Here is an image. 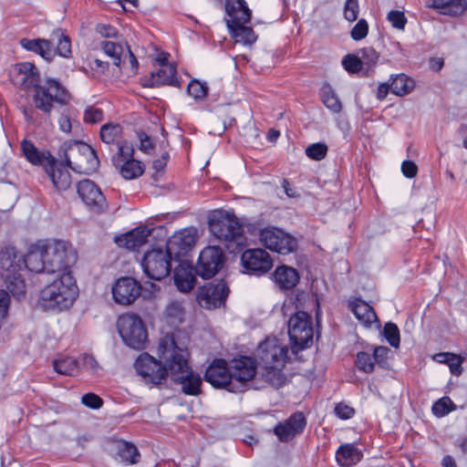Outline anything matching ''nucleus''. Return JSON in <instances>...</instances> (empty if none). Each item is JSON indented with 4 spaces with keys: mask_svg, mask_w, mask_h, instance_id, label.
Here are the masks:
<instances>
[{
    "mask_svg": "<svg viewBox=\"0 0 467 467\" xmlns=\"http://www.w3.org/2000/svg\"><path fill=\"white\" fill-rule=\"evenodd\" d=\"M383 335L386 340L393 348H399L400 343V330L396 324L389 322L385 325Z\"/></svg>",
    "mask_w": 467,
    "mask_h": 467,
    "instance_id": "nucleus-44",
    "label": "nucleus"
},
{
    "mask_svg": "<svg viewBox=\"0 0 467 467\" xmlns=\"http://www.w3.org/2000/svg\"><path fill=\"white\" fill-rule=\"evenodd\" d=\"M176 83V68L171 64H163L156 72L150 73V87L174 85Z\"/></svg>",
    "mask_w": 467,
    "mask_h": 467,
    "instance_id": "nucleus-30",
    "label": "nucleus"
},
{
    "mask_svg": "<svg viewBox=\"0 0 467 467\" xmlns=\"http://www.w3.org/2000/svg\"><path fill=\"white\" fill-rule=\"evenodd\" d=\"M78 253L73 245L67 242L60 241V265L64 269H69L77 263Z\"/></svg>",
    "mask_w": 467,
    "mask_h": 467,
    "instance_id": "nucleus-39",
    "label": "nucleus"
},
{
    "mask_svg": "<svg viewBox=\"0 0 467 467\" xmlns=\"http://www.w3.org/2000/svg\"><path fill=\"white\" fill-rule=\"evenodd\" d=\"M276 285L284 290H288L296 285L299 281L297 271L290 266H278L273 275Z\"/></svg>",
    "mask_w": 467,
    "mask_h": 467,
    "instance_id": "nucleus-26",
    "label": "nucleus"
},
{
    "mask_svg": "<svg viewBox=\"0 0 467 467\" xmlns=\"http://www.w3.org/2000/svg\"><path fill=\"white\" fill-rule=\"evenodd\" d=\"M21 150L25 158L34 165L44 167L46 173L50 178L52 183L57 186L56 179L57 160L48 150H39L35 144L24 140L21 142Z\"/></svg>",
    "mask_w": 467,
    "mask_h": 467,
    "instance_id": "nucleus-10",
    "label": "nucleus"
},
{
    "mask_svg": "<svg viewBox=\"0 0 467 467\" xmlns=\"http://www.w3.org/2000/svg\"><path fill=\"white\" fill-rule=\"evenodd\" d=\"M67 164L79 173H92L99 166L95 150L80 140H65L62 144Z\"/></svg>",
    "mask_w": 467,
    "mask_h": 467,
    "instance_id": "nucleus-4",
    "label": "nucleus"
},
{
    "mask_svg": "<svg viewBox=\"0 0 467 467\" xmlns=\"http://www.w3.org/2000/svg\"><path fill=\"white\" fill-rule=\"evenodd\" d=\"M306 426V419L302 412H296L290 416L284 423L275 428V433L281 441H288L300 434Z\"/></svg>",
    "mask_w": 467,
    "mask_h": 467,
    "instance_id": "nucleus-19",
    "label": "nucleus"
},
{
    "mask_svg": "<svg viewBox=\"0 0 467 467\" xmlns=\"http://www.w3.org/2000/svg\"><path fill=\"white\" fill-rule=\"evenodd\" d=\"M82 368L88 370L90 374H97L100 369V366L96 358L91 355H84L81 358Z\"/></svg>",
    "mask_w": 467,
    "mask_h": 467,
    "instance_id": "nucleus-57",
    "label": "nucleus"
},
{
    "mask_svg": "<svg viewBox=\"0 0 467 467\" xmlns=\"http://www.w3.org/2000/svg\"><path fill=\"white\" fill-rule=\"evenodd\" d=\"M425 5L441 15L456 17L467 10V0H428Z\"/></svg>",
    "mask_w": 467,
    "mask_h": 467,
    "instance_id": "nucleus-22",
    "label": "nucleus"
},
{
    "mask_svg": "<svg viewBox=\"0 0 467 467\" xmlns=\"http://www.w3.org/2000/svg\"><path fill=\"white\" fill-rule=\"evenodd\" d=\"M48 245L47 241H39L32 244L27 254L23 256V270L30 272L41 273L51 272L55 273L53 267L48 265Z\"/></svg>",
    "mask_w": 467,
    "mask_h": 467,
    "instance_id": "nucleus-13",
    "label": "nucleus"
},
{
    "mask_svg": "<svg viewBox=\"0 0 467 467\" xmlns=\"http://www.w3.org/2000/svg\"><path fill=\"white\" fill-rule=\"evenodd\" d=\"M359 53L361 55L360 58L362 61V66L365 69V74L368 75L378 63L379 54L370 47L362 48Z\"/></svg>",
    "mask_w": 467,
    "mask_h": 467,
    "instance_id": "nucleus-42",
    "label": "nucleus"
},
{
    "mask_svg": "<svg viewBox=\"0 0 467 467\" xmlns=\"http://www.w3.org/2000/svg\"><path fill=\"white\" fill-rule=\"evenodd\" d=\"M228 296V287L223 281L209 283L198 291L197 300L199 305L207 309L221 306Z\"/></svg>",
    "mask_w": 467,
    "mask_h": 467,
    "instance_id": "nucleus-14",
    "label": "nucleus"
},
{
    "mask_svg": "<svg viewBox=\"0 0 467 467\" xmlns=\"http://www.w3.org/2000/svg\"><path fill=\"white\" fill-rule=\"evenodd\" d=\"M433 359L439 363L447 364L451 374L460 376L462 373V364L464 358L451 352H441L433 356Z\"/></svg>",
    "mask_w": 467,
    "mask_h": 467,
    "instance_id": "nucleus-35",
    "label": "nucleus"
},
{
    "mask_svg": "<svg viewBox=\"0 0 467 467\" xmlns=\"http://www.w3.org/2000/svg\"><path fill=\"white\" fill-rule=\"evenodd\" d=\"M78 193L90 208L101 210L105 205V197L100 189L90 180H83L78 183Z\"/></svg>",
    "mask_w": 467,
    "mask_h": 467,
    "instance_id": "nucleus-18",
    "label": "nucleus"
},
{
    "mask_svg": "<svg viewBox=\"0 0 467 467\" xmlns=\"http://www.w3.org/2000/svg\"><path fill=\"white\" fill-rule=\"evenodd\" d=\"M139 139L140 150L147 153L150 152V150L152 149V143L150 137L147 134L140 132L139 133Z\"/></svg>",
    "mask_w": 467,
    "mask_h": 467,
    "instance_id": "nucleus-64",
    "label": "nucleus"
},
{
    "mask_svg": "<svg viewBox=\"0 0 467 467\" xmlns=\"http://www.w3.org/2000/svg\"><path fill=\"white\" fill-rule=\"evenodd\" d=\"M115 450L118 458L127 464H135L140 460L139 451L132 443L119 441L115 443Z\"/></svg>",
    "mask_w": 467,
    "mask_h": 467,
    "instance_id": "nucleus-32",
    "label": "nucleus"
},
{
    "mask_svg": "<svg viewBox=\"0 0 467 467\" xmlns=\"http://www.w3.org/2000/svg\"><path fill=\"white\" fill-rule=\"evenodd\" d=\"M288 334L294 345L306 348L313 339V327L310 316L304 311L296 312L288 321Z\"/></svg>",
    "mask_w": 467,
    "mask_h": 467,
    "instance_id": "nucleus-9",
    "label": "nucleus"
},
{
    "mask_svg": "<svg viewBox=\"0 0 467 467\" xmlns=\"http://www.w3.org/2000/svg\"><path fill=\"white\" fill-rule=\"evenodd\" d=\"M140 290V285L135 279L121 277L112 286V295L116 303L128 306L138 298Z\"/></svg>",
    "mask_w": 467,
    "mask_h": 467,
    "instance_id": "nucleus-17",
    "label": "nucleus"
},
{
    "mask_svg": "<svg viewBox=\"0 0 467 467\" xmlns=\"http://www.w3.org/2000/svg\"><path fill=\"white\" fill-rule=\"evenodd\" d=\"M344 68L351 74H356L364 69L360 57L356 55H347L342 59Z\"/></svg>",
    "mask_w": 467,
    "mask_h": 467,
    "instance_id": "nucleus-46",
    "label": "nucleus"
},
{
    "mask_svg": "<svg viewBox=\"0 0 467 467\" xmlns=\"http://www.w3.org/2000/svg\"><path fill=\"white\" fill-rule=\"evenodd\" d=\"M118 332L128 347L142 349L146 347L148 333L140 317L132 313L123 314L117 320Z\"/></svg>",
    "mask_w": 467,
    "mask_h": 467,
    "instance_id": "nucleus-6",
    "label": "nucleus"
},
{
    "mask_svg": "<svg viewBox=\"0 0 467 467\" xmlns=\"http://www.w3.org/2000/svg\"><path fill=\"white\" fill-rule=\"evenodd\" d=\"M327 152V147L324 143H314L306 149V154L308 158L316 161L324 159Z\"/></svg>",
    "mask_w": 467,
    "mask_h": 467,
    "instance_id": "nucleus-48",
    "label": "nucleus"
},
{
    "mask_svg": "<svg viewBox=\"0 0 467 467\" xmlns=\"http://www.w3.org/2000/svg\"><path fill=\"white\" fill-rule=\"evenodd\" d=\"M58 306V286L55 284L41 291L38 306L44 311L56 310Z\"/></svg>",
    "mask_w": 467,
    "mask_h": 467,
    "instance_id": "nucleus-33",
    "label": "nucleus"
},
{
    "mask_svg": "<svg viewBox=\"0 0 467 467\" xmlns=\"http://www.w3.org/2000/svg\"><path fill=\"white\" fill-rule=\"evenodd\" d=\"M71 41L68 36L60 34V57L68 58L71 55Z\"/></svg>",
    "mask_w": 467,
    "mask_h": 467,
    "instance_id": "nucleus-60",
    "label": "nucleus"
},
{
    "mask_svg": "<svg viewBox=\"0 0 467 467\" xmlns=\"http://www.w3.org/2000/svg\"><path fill=\"white\" fill-rule=\"evenodd\" d=\"M79 368L78 361L72 357L60 358V375L72 376L78 372Z\"/></svg>",
    "mask_w": 467,
    "mask_h": 467,
    "instance_id": "nucleus-49",
    "label": "nucleus"
},
{
    "mask_svg": "<svg viewBox=\"0 0 467 467\" xmlns=\"http://www.w3.org/2000/svg\"><path fill=\"white\" fill-rule=\"evenodd\" d=\"M335 413L338 418L347 420L350 419L354 415L355 410L353 408L349 407L347 404L338 403L335 407Z\"/></svg>",
    "mask_w": 467,
    "mask_h": 467,
    "instance_id": "nucleus-59",
    "label": "nucleus"
},
{
    "mask_svg": "<svg viewBox=\"0 0 467 467\" xmlns=\"http://www.w3.org/2000/svg\"><path fill=\"white\" fill-rule=\"evenodd\" d=\"M209 229L211 234L225 245L229 253H238L247 244L243 226L232 213L213 212L209 218Z\"/></svg>",
    "mask_w": 467,
    "mask_h": 467,
    "instance_id": "nucleus-3",
    "label": "nucleus"
},
{
    "mask_svg": "<svg viewBox=\"0 0 467 467\" xmlns=\"http://www.w3.org/2000/svg\"><path fill=\"white\" fill-rule=\"evenodd\" d=\"M285 364H270L261 366L259 375L275 388H280L286 383V377L282 371Z\"/></svg>",
    "mask_w": 467,
    "mask_h": 467,
    "instance_id": "nucleus-29",
    "label": "nucleus"
},
{
    "mask_svg": "<svg viewBox=\"0 0 467 467\" xmlns=\"http://www.w3.org/2000/svg\"><path fill=\"white\" fill-rule=\"evenodd\" d=\"M261 243L269 250L281 254H287L296 249V240L276 227H267L260 233Z\"/></svg>",
    "mask_w": 467,
    "mask_h": 467,
    "instance_id": "nucleus-8",
    "label": "nucleus"
},
{
    "mask_svg": "<svg viewBox=\"0 0 467 467\" xmlns=\"http://www.w3.org/2000/svg\"><path fill=\"white\" fill-rule=\"evenodd\" d=\"M151 230L147 227H138L116 239L119 246L135 250L145 244L150 235Z\"/></svg>",
    "mask_w": 467,
    "mask_h": 467,
    "instance_id": "nucleus-23",
    "label": "nucleus"
},
{
    "mask_svg": "<svg viewBox=\"0 0 467 467\" xmlns=\"http://www.w3.org/2000/svg\"><path fill=\"white\" fill-rule=\"evenodd\" d=\"M96 31L104 37H115L118 34L115 27L104 24L98 25Z\"/></svg>",
    "mask_w": 467,
    "mask_h": 467,
    "instance_id": "nucleus-63",
    "label": "nucleus"
},
{
    "mask_svg": "<svg viewBox=\"0 0 467 467\" xmlns=\"http://www.w3.org/2000/svg\"><path fill=\"white\" fill-rule=\"evenodd\" d=\"M83 119L86 123H99L103 119V111L100 109L88 107L85 109Z\"/></svg>",
    "mask_w": 467,
    "mask_h": 467,
    "instance_id": "nucleus-53",
    "label": "nucleus"
},
{
    "mask_svg": "<svg viewBox=\"0 0 467 467\" xmlns=\"http://www.w3.org/2000/svg\"><path fill=\"white\" fill-rule=\"evenodd\" d=\"M81 402L83 405L92 410H99L103 405L102 399L92 392L83 395L81 398Z\"/></svg>",
    "mask_w": 467,
    "mask_h": 467,
    "instance_id": "nucleus-54",
    "label": "nucleus"
},
{
    "mask_svg": "<svg viewBox=\"0 0 467 467\" xmlns=\"http://www.w3.org/2000/svg\"><path fill=\"white\" fill-rule=\"evenodd\" d=\"M241 261L248 274L258 275L265 274L273 266L269 254L261 248L247 249L243 253Z\"/></svg>",
    "mask_w": 467,
    "mask_h": 467,
    "instance_id": "nucleus-15",
    "label": "nucleus"
},
{
    "mask_svg": "<svg viewBox=\"0 0 467 467\" xmlns=\"http://www.w3.org/2000/svg\"><path fill=\"white\" fill-rule=\"evenodd\" d=\"M236 42L244 44H252L255 41L256 36L253 29L245 26L244 24H230L227 25Z\"/></svg>",
    "mask_w": 467,
    "mask_h": 467,
    "instance_id": "nucleus-37",
    "label": "nucleus"
},
{
    "mask_svg": "<svg viewBox=\"0 0 467 467\" xmlns=\"http://www.w3.org/2000/svg\"><path fill=\"white\" fill-rule=\"evenodd\" d=\"M455 405L449 397H443L437 400L432 406V412L438 417H442L454 410Z\"/></svg>",
    "mask_w": 467,
    "mask_h": 467,
    "instance_id": "nucleus-45",
    "label": "nucleus"
},
{
    "mask_svg": "<svg viewBox=\"0 0 467 467\" xmlns=\"http://www.w3.org/2000/svg\"><path fill=\"white\" fill-rule=\"evenodd\" d=\"M60 275V310L70 308L78 296L76 280L68 269Z\"/></svg>",
    "mask_w": 467,
    "mask_h": 467,
    "instance_id": "nucleus-20",
    "label": "nucleus"
},
{
    "mask_svg": "<svg viewBox=\"0 0 467 467\" xmlns=\"http://www.w3.org/2000/svg\"><path fill=\"white\" fill-rule=\"evenodd\" d=\"M188 94L195 99H204L208 92V88L204 83L198 80H192L187 88Z\"/></svg>",
    "mask_w": 467,
    "mask_h": 467,
    "instance_id": "nucleus-47",
    "label": "nucleus"
},
{
    "mask_svg": "<svg viewBox=\"0 0 467 467\" xmlns=\"http://www.w3.org/2000/svg\"><path fill=\"white\" fill-rule=\"evenodd\" d=\"M288 347L276 337H267L257 350L256 357L260 366L270 364H285L287 358Z\"/></svg>",
    "mask_w": 467,
    "mask_h": 467,
    "instance_id": "nucleus-11",
    "label": "nucleus"
},
{
    "mask_svg": "<svg viewBox=\"0 0 467 467\" xmlns=\"http://www.w3.org/2000/svg\"><path fill=\"white\" fill-rule=\"evenodd\" d=\"M101 48L107 56L112 58L114 65L119 66L120 64L123 53L121 45L112 41H103L101 42Z\"/></svg>",
    "mask_w": 467,
    "mask_h": 467,
    "instance_id": "nucleus-43",
    "label": "nucleus"
},
{
    "mask_svg": "<svg viewBox=\"0 0 467 467\" xmlns=\"http://www.w3.org/2000/svg\"><path fill=\"white\" fill-rule=\"evenodd\" d=\"M76 114V109L70 108L68 109V114L67 115L65 120L63 121V123H60V130L66 133V134H69L71 131H73V133H77V131H78L79 130V125L78 123H76L75 125L71 122L70 120V118L75 116Z\"/></svg>",
    "mask_w": 467,
    "mask_h": 467,
    "instance_id": "nucleus-56",
    "label": "nucleus"
},
{
    "mask_svg": "<svg viewBox=\"0 0 467 467\" xmlns=\"http://www.w3.org/2000/svg\"><path fill=\"white\" fill-rule=\"evenodd\" d=\"M12 82L20 88L34 90V102L37 109L49 112L53 102L58 100V81L53 78L39 85V73L31 62H22L16 65L11 73Z\"/></svg>",
    "mask_w": 467,
    "mask_h": 467,
    "instance_id": "nucleus-2",
    "label": "nucleus"
},
{
    "mask_svg": "<svg viewBox=\"0 0 467 467\" xmlns=\"http://www.w3.org/2000/svg\"><path fill=\"white\" fill-rule=\"evenodd\" d=\"M389 348H387V347H384V346H379L377 348H375L374 349V352H373V359L379 363V364H381L383 363L388 355H389Z\"/></svg>",
    "mask_w": 467,
    "mask_h": 467,
    "instance_id": "nucleus-62",
    "label": "nucleus"
},
{
    "mask_svg": "<svg viewBox=\"0 0 467 467\" xmlns=\"http://www.w3.org/2000/svg\"><path fill=\"white\" fill-rule=\"evenodd\" d=\"M0 265L3 270L9 272L13 277L8 276L7 288L15 297L20 298L26 294V283L22 275L23 256L15 247L5 246L0 252Z\"/></svg>",
    "mask_w": 467,
    "mask_h": 467,
    "instance_id": "nucleus-5",
    "label": "nucleus"
},
{
    "mask_svg": "<svg viewBox=\"0 0 467 467\" xmlns=\"http://www.w3.org/2000/svg\"><path fill=\"white\" fill-rule=\"evenodd\" d=\"M387 18L392 26L397 29H403L407 22L404 13L400 11H390L387 16Z\"/></svg>",
    "mask_w": 467,
    "mask_h": 467,
    "instance_id": "nucleus-55",
    "label": "nucleus"
},
{
    "mask_svg": "<svg viewBox=\"0 0 467 467\" xmlns=\"http://www.w3.org/2000/svg\"><path fill=\"white\" fill-rule=\"evenodd\" d=\"M10 296L7 291L0 289V318L5 319L10 307Z\"/></svg>",
    "mask_w": 467,
    "mask_h": 467,
    "instance_id": "nucleus-58",
    "label": "nucleus"
},
{
    "mask_svg": "<svg viewBox=\"0 0 467 467\" xmlns=\"http://www.w3.org/2000/svg\"><path fill=\"white\" fill-rule=\"evenodd\" d=\"M156 359L148 353H142L135 361V368L147 384L163 383L168 377L182 386L186 395L200 393L202 379L194 374L188 363L189 352L180 333H168L158 343Z\"/></svg>",
    "mask_w": 467,
    "mask_h": 467,
    "instance_id": "nucleus-1",
    "label": "nucleus"
},
{
    "mask_svg": "<svg viewBox=\"0 0 467 467\" xmlns=\"http://www.w3.org/2000/svg\"><path fill=\"white\" fill-rule=\"evenodd\" d=\"M196 239V230L192 228H186L176 233L168 241L167 247L171 251L177 246L180 249V252H185L195 244Z\"/></svg>",
    "mask_w": 467,
    "mask_h": 467,
    "instance_id": "nucleus-27",
    "label": "nucleus"
},
{
    "mask_svg": "<svg viewBox=\"0 0 467 467\" xmlns=\"http://www.w3.org/2000/svg\"><path fill=\"white\" fill-rule=\"evenodd\" d=\"M224 260V254L219 246L209 245L200 253L196 271L202 277L211 278L222 269Z\"/></svg>",
    "mask_w": 467,
    "mask_h": 467,
    "instance_id": "nucleus-12",
    "label": "nucleus"
},
{
    "mask_svg": "<svg viewBox=\"0 0 467 467\" xmlns=\"http://www.w3.org/2000/svg\"><path fill=\"white\" fill-rule=\"evenodd\" d=\"M121 134L122 128L118 123H106L100 129V139L107 144L118 143Z\"/></svg>",
    "mask_w": 467,
    "mask_h": 467,
    "instance_id": "nucleus-38",
    "label": "nucleus"
},
{
    "mask_svg": "<svg viewBox=\"0 0 467 467\" xmlns=\"http://www.w3.org/2000/svg\"><path fill=\"white\" fill-rule=\"evenodd\" d=\"M336 459L342 467H349L361 459L360 451L352 444L341 445L336 453Z\"/></svg>",
    "mask_w": 467,
    "mask_h": 467,
    "instance_id": "nucleus-31",
    "label": "nucleus"
},
{
    "mask_svg": "<svg viewBox=\"0 0 467 467\" xmlns=\"http://www.w3.org/2000/svg\"><path fill=\"white\" fill-rule=\"evenodd\" d=\"M165 315L170 323H182L184 317V306L182 302L178 300L171 301L166 307Z\"/></svg>",
    "mask_w": 467,
    "mask_h": 467,
    "instance_id": "nucleus-40",
    "label": "nucleus"
},
{
    "mask_svg": "<svg viewBox=\"0 0 467 467\" xmlns=\"http://www.w3.org/2000/svg\"><path fill=\"white\" fill-rule=\"evenodd\" d=\"M232 381L239 383L251 380L256 374V365L253 358L242 357L231 364Z\"/></svg>",
    "mask_w": 467,
    "mask_h": 467,
    "instance_id": "nucleus-21",
    "label": "nucleus"
},
{
    "mask_svg": "<svg viewBox=\"0 0 467 467\" xmlns=\"http://www.w3.org/2000/svg\"><path fill=\"white\" fill-rule=\"evenodd\" d=\"M321 98L325 106L331 111L337 113L341 110V102L330 86L327 85L322 88Z\"/></svg>",
    "mask_w": 467,
    "mask_h": 467,
    "instance_id": "nucleus-41",
    "label": "nucleus"
},
{
    "mask_svg": "<svg viewBox=\"0 0 467 467\" xmlns=\"http://www.w3.org/2000/svg\"><path fill=\"white\" fill-rule=\"evenodd\" d=\"M171 254L168 247L153 249L144 254L141 266L149 278L161 280L171 272Z\"/></svg>",
    "mask_w": 467,
    "mask_h": 467,
    "instance_id": "nucleus-7",
    "label": "nucleus"
},
{
    "mask_svg": "<svg viewBox=\"0 0 467 467\" xmlns=\"http://www.w3.org/2000/svg\"><path fill=\"white\" fill-rule=\"evenodd\" d=\"M20 45L23 48L40 55L46 61L52 60L57 53V48L49 41L45 39L23 38L20 40Z\"/></svg>",
    "mask_w": 467,
    "mask_h": 467,
    "instance_id": "nucleus-24",
    "label": "nucleus"
},
{
    "mask_svg": "<svg viewBox=\"0 0 467 467\" xmlns=\"http://www.w3.org/2000/svg\"><path fill=\"white\" fill-rule=\"evenodd\" d=\"M415 87V82L405 74H399L392 78L390 91L397 96L409 94Z\"/></svg>",
    "mask_w": 467,
    "mask_h": 467,
    "instance_id": "nucleus-36",
    "label": "nucleus"
},
{
    "mask_svg": "<svg viewBox=\"0 0 467 467\" xmlns=\"http://www.w3.org/2000/svg\"><path fill=\"white\" fill-rule=\"evenodd\" d=\"M173 278L177 288L181 292H190L194 286L195 275L190 265L182 264L176 267Z\"/></svg>",
    "mask_w": 467,
    "mask_h": 467,
    "instance_id": "nucleus-28",
    "label": "nucleus"
},
{
    "mask_svg": "<svg viewBox=\"0 0 467 467\" xmlns=\"http://www.w3.org/2000/svg\"><path fill=\"white\" fill-rule=\"evenodd\" d=\"M356 364L360 370L366 373H370L374 369L373 357L367 352L358 353Z\"/></svg>",
    "mask_w": 467,
    "mask_h": 467,
    "instance_id": "nucleus-50",
    "label": "nucleus"
},
{
    "mask_svg": "<svg viewBox=\"0 0 467 467\" xmlns=\"http://www.w3.org/2000/svg\"><path fill=\"white\" fill-rule=\"evenodd\" d=\"M349 308L356 318L365 327H370L378 321L377 315L368 303L361 299H355L349 302Z\"/></svg>",
    "mask_w": 467,
    "mask_h": 467,
    "instance_id": "nucleus-25",
    "label": "nucleus"
},
{
    "mask_svg": "<svg viewBox=\"0 0 467 467\" xmlns=\"http://www.w3.org/2000/svg\"><path fill=\"white\" fill-rule=\"evenodd\" d=\"M401 171L407 178H414L418 172L417 165L411 161H405L401 164Z\"/></svg>",
    "mask_w": 467,
    "mask_h": 467,
    "instance_id": "nucleus-61",
    "label": "nucleus"
},
{
    "mask_svg": "<svg viewBox=\"0 0 467 467\" xmlns=\"http://www.w3.org/2000/svg\"><path fill=\"white\" fill-rule=\"evenodd\" d=\"M359 13V5L358 0H347L344 5V17L354 22L358 19Z\"/></svg>",
    "mask_w": 467,
    "mask_h": 467,
    "instance_id": "nucleus-52",
    "label": "nucleus"
},
{
    "mask_svg": "<svg viewBox=\"0 0 467 467\" xmlns=\"http://www.w3.org/2000/svg\"><path fill=\"white\" fill-rule=\"evenodd\" d=\"M118 159H119V157ZM113 161L116 166L119 167V172L126 180L136 179L144 171L143 164L134 159L126 160L122 164L119 163V160L113 159Z\"/></svg>",
    "mask_w": 467,
    "mask_h": 467,
    "instance_id": "nucleus-34",
    "label": "nucleus"
},
{
    "mask_svg": "<svg viewBox=\"0 0 467 467\" xmlns=\"http://www.w3.org/2000/svg\"><path fill=\"white\" fill-rule=\"evenodd\" d=\"M368 33V22L362 18L358 21V23L354 26V27L350 31V36L352 39L356 41H359L364 39Z\"/></svg>",
    "mask_w": 467,
    "mask_h": 467,
    "instance_id": "nucleus-51",
    "label": "nucleus"
},
{
    "mask_svg": "<svg viewBox=\"0 0 467 467\" xmlns=\"http://www.w3.org/2000/svg\"><path fill=\"white\" fill-rule=\"evenodd\" d=\"M204 379L215 388H227L235 392L233 386L231 366L228 368L223 359H215L206 369Z\"/></svg>",
    "mask_w": 467,
    "mask_h": 467,
    "instance_id": "nucleus-16",
    "label": "nucleus"
}]
</instances>
